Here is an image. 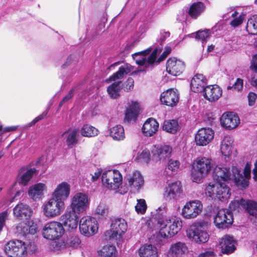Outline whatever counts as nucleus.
<instances>
[{
    "label": "nucleus",
    "mask_w": 257,
    "mask_h": 257,
    "mask_svg": "<svg viewBox=\"0 0 257 257\" xmlns=\"http://www.w3.org/2000/svg\"><path fill=\"white\" fill-rule=\"evenodd\" d=\"M207 80L202 74H197L191 81V88L194 92H203L207 86Z\"/></svg>",
    "instance_id": "nucleus-23"
},
{
    "label": "nucleus",
    "mask_w": 257,
    "mask_h": 257,
    "mask_svg": "<svg viewBox=\"0 0 257 257\" xmlns=\"http://www.w3.org/2000/svg\"><path fill=\"white\" fill-rule=\"evenodd\" d=\"M214 179L216 182H227L233 179L235 184L241 189L248 187L250 178V165L247 163L241 173V170L232 166L231 170L225 167L216 166L213 172Z\"/></svg>",
    "instance_id": "nucleus-1"
},
{
    "label": "nucleus",
    "mask_w": 257,
    "mask_h": 257,
    "mask_svg": "<svg viewBox=\"0 0 257 257\" xmlns=\"http://www.w3.org/2000/svg\"><path fill=\"white\" fill-rule=\"evenodd\" d=\"M45 185L43 183H37L29 188V195L33 199H40L43 195Z\"/></svg>",
    "instance_id": "nucleus-34"
},
{
    "label": "nucleus",
    "mask_w": 257,
    "mask_h": 257,
    "mask_svg": "<svg viewBox=\"0 0 257 257\" xmlns=\"http://www.w3.org/2000/svg\"><path fill=\"white\" fill-rule=\"evenodd\" d=\"M161 49H158V48L155 49L150 55L147 57L148 58V65H150L151 69H152L153 67V64L155 61L159 51H160Z\"/></svg>",
    "instance_id": "nucleus-54"
},
{
    "label": "nucleus",
    "mask_w": 257,
    "mask_h": 257,
    "mask_svg": "<svg viewBox=\"0 0 257 257\" xmlns=\"http://www.w3.org/2000/svg\"><path fill=\"white\" fill-rule=\"evenodd\" d=\"M216 255L213 250H209L200 254L199 257H215Z\"/></svg>",
    "instance_id": "nucleus-64"
},
{
    "label": "nucleus",
    "mask_w": 257,
    "mask_h": 257,
    "mask_svg": "<svg viewBox=\"0 0 257 257\" xmlns=\"http://www.w3.org/2000/svg\"><path fill=\"white\" fill-rule=\"evenodd\" d=\"M178 128V121L175 119L166 120L164 121L162 126L164 131L172 134L176 133Z\"/></svg>",
    "instance_id": "nucleus-40"
},
{
    "label": "nucleus",
    "mask_w": 257,
    "mask_h": 257,
    "mask_svg": "<svg viewBox=\"0 0 257 257\" xmlns=\"http://www.w3.org/2000/svg\"><path fill=\"white\" fill-rule=\"evenodd\" d=\"M181 192V183L176 182L169 184L166 187L164 196L166 200L174 199Z\"/></svg>",
    "instance_id": "nucleus-26"
},
{
    "label": "nucleus",
    "mask_w": 257,
    "mask_h": 257,
    "mask_svg": "<svg viewBox=\"0 0 257 257\" xmlns=\"http://www.w3.org/2000/svg\"><path fill=\"white\" fill-rule=\"evenodd\" d=\"M243 80L240 78H237L233 84V89L237 91L241 90L243 88Z\"/></svg>",
    "instance_id": "nucleus-59"
},
{
    "label": "nucleus",
    "mask_w": 257,
    "mask_h": 257,
    "mask_svg": "<svg viewBox=\"0 0 257 257\" xmlns=\"http://www.w3.org/2000/svg\"><path fill=\"white\" fill-rule=\"evenodd\" d=\"M231 195L229 187L225 183L216 182L215 197L220 201L228 199Z\"/></svg>",
    "instance_id": "nucleus-28"
},
{
    "label": "nucleus",
    "mask_w": 257,
    "mask_h": 257,
    "mask_svg": "<svg viewBox=\"0 0 257 257\" xmlns=\"http://www.w3.org/2000/svg\"><path fill=\"white\" fill-rule=\"evenodd\" d=\"M179 94L176 90L170 89L162 93L160 100L162 104L173 107L179 101Z\"/></svg>",
    "instance_id": "nucleus-19"
},
{
    "label": "nucleus",
    "mask_w": 257,
    "mask_h": 257,
    "mask_svg": "<svg viewBox=\"0 0 257 257\" xmlns=\"http://www.w3.org/2000/svg\"><path fill=\"white\" fill-rule=\"evenodd\" d=\"M210 31L209 30H205L204 31L199 30L196 33L195 38L200 40L203 45L205 44L207 40L210 38ZM204 47L203 45H202Z\"/></svg>",
    "instance_id": "nucleus-46"
},
{
    "label": "nucleus",
    "mask_w": 257,
    "mask_h": 257,
    "mask_svg": "<svg viewBox=\"0 0 257 257\" xmlns=\"http://www.w3.org/2000/svg\"><path fill=\"white\" fill-rule=\"evenodd\" d=\"M221 252L224 254H230L236 249V242L233 237L228 235L223 237L219 242Z\"/></svg>",
    "instance_id": "nucleus-22"
},
{
    "label": "nucleus",
    "mask_w": 257,
    "mask_h": 257,
    "mask_svg": "<svg viewBox=\"0 0 257 257\" xmlns=\"http://www.w3.org/2000/svg\"><path fill=\"white\" fill-rule=\"evenodd\" d=\"M75 91V88L71 89L68 94L66 95L62 100V101L60 102L59 106L61 107L65 103L67 102L68 101L70 100L74 95V92Z\"/></svg>",
    "instance_id": "nucleus-58"
},
{
    "label": "nucleus",
    "mask_w": 257,
    "mask_h": 257,
    "mask_svg": "<svg viewBox=\"0 0 257 257\" xmlns=\"http://www.w3.org/2000/svg\"><path fill=\"white\" fill-rule=\"evenodd\" d=\"M80 243L79 238L76 236H72L66 242V246L73 248L77 247Z\"/></svg>",
    "instance_id": "nucleus-52"
},
{
    "label": "nucleus",
    "mask_w": 257,
    "mask_h": 257,
    "mask_svg": "<svg viewBox=\"0 0 257 257\" xmlns=\"http://www.w3.org/2000/svg\"><path fill=\"white\" fill-rule=\"evenodd\" d=\"M152 49L150 48L145 51L136 53L132 55L133 59L136 63L139 66L142 67L138 69L137 71H134L132 74H137L138 73L146 72L151 70L150 65H148L147 55L150 53Z\"/></svg>",
    "instance_id": "nucleus-14"
},
{
    "label": "nucleus",
    "mask_w": 257,
    "mask_h": 257,
    "mask_svg": "<svg viewBox=\"0 0 257 257\" xmlns=\"http://www.w3.org/2000/svg\"><path fill=\"white\" fill-rule=\"evenodd\" d=\"M239 118L237 114L232 112L223 113L220 117L222 126L228 130L233 129L239 123Z\"/></svg>",
    "instance_id": "nucleus-18"
},
{
    "label": "nucleus",
    "mask_w": 257,
    "mask_h": 257,
    "mask_svg": "<svg viewBox=\"0 0 257 257\" xmlns=\"http://www.w3.org/2000/svg\"><path fill=\"white\" fill-rule=\"evenodd\" d=\"M132 70L131 66L127 64L124 65L119 67L118 70L107 79V81H116L121 79L123 76L130 72Z\"/></svg>",
    "instance_id": "nucleus-36"
},
{
    "label": "nucleus",
    "mask_w": 257,
    "mask_h": 257,
    "mask_svg": "<svg viewBox=\"0 0 257 257\" xmlns=\"http://www.w3.org/2000/svg\"><path fill=\"white\" fill-rule=\"evenodd\" d=\"M180 165V163L179 161L170 159L168 164V168L172 172H175L178 170Z\"/></svg>",
    "instance_id": "nucleus-55"
},
{
    "label": "nucleus",
    "mask_w": 257,
    "mask_h": 257,
    "mask_svg": "<svg viewBox=\"0 0 257 257\" xmlns=\"http://www.w3.org/2000/svg\"><path fill=\"white\" fill-rule=\"evenodd\" d=\"M37 173V170L34 168L30 169L27 170L21 176L18 180L19 184L24 186L28 184V182L31 179L32 176Z\"/></svg>",
    "instance_id": "nucleus-42"
},
{
    "label": "nucleus",
    "mask_w": 257,
    "mask_h": 257,
    "mask_svg": "<svg viewBox=\"0 0 257 257\" xmlns=\"http://www.w3.org/2000/svg\"><path fill=\"white\" fill-rule=\"evenodd\" d=\"M64 232V229L62 223L51 221L44 226L42 234L44 237L47 239L55 240L61 237Z\"/></svg>",
    "instance_id": "nucleus-7"
},
{
    "label": "nucleus",
    "mask_w": 257,
    "mask_h": 257,
    "mask_svg": "<svg viewBox=\"0 0 257 257\" xmlns=\"http://www.w3.org/2000/svg\"><path fill=\"white\" fill-rule=\"evenodd\" d=\"M205 6L201 2L194 3L190 6L188 13V15L193 19H196L205 10Z\"/></svg>",
    "instance_id": "nucleus-32"
},
{
    "label": "nucleus",
    "mask_w": 257,
    "mask_h": 257,
    "mask_svg": "<svg viewBox=\"0 0 257 257\" xmlns=\"http://www.w3.org/2000/svg\"><path fill=\"white\" fill-rule=\"evenodd\" d=\"M126 185L130 187L132 191H138L144 184V179L141 174L138 172H135L132 175L126 179Z\"/></svg>",
    "instance_id": "nucleus-21"
},
{
    "label": "nucleus",
    "mask_w": 257,
    "mask_h": 257,
    "mask_svg": "<svg viewBox=\"0 0 257 257\" xmlns=\"http://www.w3.org/2000/svg\"><path fill=\"white\" fill-rule=\"evenodd\" d=\"M79 215L68 208L66 212L61 216V220L65 227L75 229L77 226Z\"/></svg>",
    "instance_id": "nucleus-20"
},
{
    "label": "nucleus",
    "mask_w": 257,
    "mask_h": 257,
    "mask_svg": "<svg viewBox=\"0 0 257 257\" xmlns=\"http://www.w3.org/2000/svg\"><path fill=\"white\" fill-rule=\"evenodd\" d=\"M216 183H210L206 185L205 193L206 195L212 198L215 197Z\"/></svg>",
    "instance_id": "nucleus-50"
},
{
    "label": "nucleus",
    "mask_w": 257,
    "mask_h": 257,
    "mask_svg": "<svg viewBox=\"0 0 257 257\" xmlns=\"http://www.w3.org/2000/svg\"><path fill=\"white\" fill-rule=\"evenodd\" d=\"M243 17L240 16L239 17L235 18L230 23V25L233 27H236L240 25L242 23Z\"/></svg>",
    "instance_id": "nucleus-62"
},
{
    "label": "nucleus",
    "mask_w": 257,
    "mask_h": 257,
    "mask_svg": "<svg viewBox=\"0 0 257 257\" xmlns=\"http://www.w3.org/2000/svg\"><path fill=\"white\" fill-rule=\"evenodd\" d=\"M240 206H245V200L242 198L240 199H235L231 202L229 204V208L232 210L239 211Z\"/></svg>",
    "instance_id": "nucleus-51"
},
{
    "label": "nucleus",
    "mask_w": 257,
    "mask_h": 257,
    "mask_svg": "<svg viewBox=\"0 0 257 257\" xmlns=\"http://www.w3.org/2000/svg\"><path fill=\"white\" fill-rule=\"evenodd\" d=\"M243 207L249 213V215L256 214L257 202L252 200H245V206Z\"/></svg>",
    "instance_id": "nucleus-44"
},
{
    "label": "nucleus",
    "mask_w": 257,
    "mask_h": 257,
    "mask_svg": "<svg viewBox=\"0 0 257 257\" xmlns=\"http://www.w3.org/2000/svg\"><path fill=\"white\" fill-rule=\"evenodd\" d=\"M215 166L213 161L208 158H198L192 165L191 179L196 183H200Z\"/></svg>",
    "instance_id": "nucleus-3"
},
{
    "label": "nucleus",
    "mask_w": 257,
    "mask_h": 257,
    "mask_svg": "<svg viewBox=\"0 0 257 257\" xmlns=\"http://www.w3.org/2000/svg\"><path fill=\"white\" fill-rule=\"evenodd\" d=\"M257 95L253 92H249L248 94V104L250 106L252 105L256 99Z\"/></svg>",
    "instance_id": "nucleus-63"
},
{
    "label": "nucleus",
    "mask_w": 257,
    "mask_h": 257,
    "mask_svg": "<svg viewBox=\"0 0 257 257\" xmlns=\"http://www.w3.org/2000/svg\"><path fill=\"white\" fill-rule=\"evenodd\" d=\"M4 250L9 257H26L27 247L25 242L20 240H13L5 245Z\"/></svg>",
    "instance_id": "nucleus-6"
},
{
    "label": "nucleus",
    "mask_w": 257,
    "mask_h": 257,
    "mask_svg": "<svg viewBox=\"0 0 257 257\" xmlns=\"http://www.w3.org/2000/svg\"><path fill=\"white\" fill-rule=\"evenodd\" d=\"M127 223L121 218L113 219L110 226L109 238L111 239H119L127 229Z\"/></svg>",
    "instance_id": "nucleus-11"
},
{
    "label": "nucleus",
    "mask_w": 257,
    "mask_h": 257,
    "mask_svg": "<svg viewBox=\"0 0 257 257\" xmlns=\"http://www.w3.org/2000/svg\"><path fill=\"white\" fill-rule=\"evenodd\" d=\"M134 79L131 77H129L124 83L123 90L126 92L132 91L134 89Z\"/></svg>",
    "instance_id": "nucleus-57"
},
{
    "label": "nucleus",
    "mask_w": 257,
    "mask_h": 257,
    "mask_svg": "<svg viewBox=\"0 0 257 257\" xmlns=\"http://www.w3.org/2000/svg\"><path fill=\"white\" fill-rule=\"evenodd\" d=\"M250 69L257 73V54L253 55L252 57Z\"/></svg>",
    "instance_id": "nucleus-60"
},
{
    "label": "nucleus",
    "mask_w": 257,
    "mask_h": 257,
    "mask_svg": "<svg viewBox=\"0 0 257 257\" xmlns=\"http://www.w3.org/2000/svg\"><path fill=\"white\" fill-rule=\"evenodd\" d=\"M138 203L135 206L136 211L138 213L144 214L147 209V204L146 201L143 199H138Z\"/></svg>",
    "instance_id": "nucleus-49"
},
{
    "label": "nucleus",
    "mask_w": 257,
    "mask_h": 257,
    "mask_svg": "<svg viewBox=\"0 0 257 257\" xmlns=\"http://www.w3.org/2000/svg\"><path fill=\"white\" fill-rule=\"evenodd\" d=\"M150 154L149 151L144 150L139 154L136 158L138 162L148 164L150 160Z\"/></svg>",
    "instance_id": "nucleus-48"
},
{
    "label": "nucleus",
    "mask_w": 257,
    "mask_h": 257,
    "mask_svg": "<svg viewBox=\"0 0 257 257\" xmlns=\"http://www.w3.org/2000/svg\"><path fill=\"white\" fill-rule=\"evenodd\" d=\"M81 133L84 137H92L97 135L98 130L94 127L86 124L82 127Z\"/></svg>",
    "instance_id": "nucleus-43"
},
{
    "label": "nucleus",
    "mask_w": 257,
    "mask_h": 257,
    "mask_svg": "<svg viewBox=\"0 0 257 257\" xmlns=\"http://www.w3.org/2000/svg\"><path fill=\"white\" fill-rule=\"evenodd\" d=\"M172 148L169 145L155 146L152 150L153 158L156 161L164 162L172 154Z\"/></svg>",
    "instance_id": "nucleus-15"
},
{
    "label": "nucleus",
    "mask_w": 257,
    "mask_h": 257,
    "mask_svg": "<svg viewBox=\"0 0 257 257\" xmlns=\"http://www.w3.org/2000/svg\"><path fill=\"white\" fill-rule=\"evenodd\" d=\"M79 229L81 233L86 236L94 235L98 229L95 218L89 216L82 217L80 220Z\"/></svg>",
    "instance_id": "nucleus-9"
},
{
    "label": "nucleus",
    "mask_w": 257,
    "mask_h": 257,
    "mask_svg": "<svg viewBox=\"0 0 257 257\" xmlns=\"http://www.w3.org/2000/svg\"><path fill=\"white\" fill-rule=\"evenodd\" d=\"M109 135L115 141H121L125 138L124 128L121 125H116L109 129Z\"/></svg>",
    "instance_id": "nucleus-37"
},
{
    "label": "nucleus",
    "mask_w": 257,
    "mask_h": 257,
    "mask_svg": "<svg viewBox=\"0 0 257 257\" xmlns=\"http://www.w3.org/2000/svg\"><path fill=\"white\" fill-rule=\"evenodd\" d=\"M187 250L185 243L178 242L171 245L169 252L173 256L178 257L184 254Z\"/></svg>",
    "instance_id": "nucleus-39"
},
{
    "label": "nucleus",
    "mask_w": 257,
    "mask_h": 257,
    "mask_svg": "<svg viewBox=\"0 0 257 257\" xmlns=\"http://www.w3.org/2000/svg\"><path fill=\"white\" fill-rule=\"evenodd\" d=\"M214 222L218 228H227L233 222L232 212L226 209H220L214 217Z\"/></svg>",
    "instance_id": "nucleus-12"
},
{
    "label": "nucleus",
    "mask_w": 257,
    "mask_h": 257,
    "mask_svg": "<svg viewBox=\"0 0 257 257\" xmlns=\"http://www.w3.org/2000/svg\"><path fill=\"white\" fill-rule=\"evenodd\" d=\"M42 211L45 216L53 218L59 216L65 208L64 201L53 198L45 201L42 207Z\"/></svg>",
    "instance_id": "nucleus-4"
},
{
    "label": "nucleus",
    "mask_w": 257,
    "mask_h": 257,
    "mask_svg": "<svg viewBox=\"0 0 257 257\" xmlns=\"http://www.w3.org/2000/svg\"><path fill=\"white\" fill-rule=\"evenodd\" d=\"M161 214L158 212L156 217L158 218V223L160 224V234L164 238L171 237L176 234L181 229L182 221L176 218H172L169 219H164L166 214V208L165 206L160 207L158 208Z\"/></svg>",
    "instance_id": "nucleus-2"
},
{
    "label": "nucleus",
    "mask_w": 257,
    "mask_h": 257,
    "mask_svg": "<svg viewBox=\"0 0 257 257\" xmlns=\"http://www.w3.org/2000/svg\"><path fill=\"white\" fill-rule=\"evenodd\" d=\"M141 257H158L157 248L152 244L142 246L139 249Z\"/></svg>",
    "instance_id": "nucleus-31"
},
{
    "label": "nucleus",
    "mask_w": 257,
    "mask_h": 257,
    "mask_svg": "<svg viewBox=\"0 0 257 257\" xmlns=\"http://www.w3.org/2000/svg\"><path fill=\"white\" fill-rule=\"evenodd\" d=\"M170 35L169 31H165L161 30L160 32V35L157 38V42L159 43L160 45H162L166 39L168 38Z\"/></svg>",
    "instance_id": "nucleus-56"
},
{
    "label": "nucleus",
    "mask_w": 257,
    "mask_h": 257,
    "mask_svg": "<svg viewBox=\"0 0 257 257\" xmlns=\"http://www.w3.org/2000/svg\"><path fill=\"white\" fill-rule=\"evenodd\" d=\"M108 208L104 204H100L95 210L96 214L100 215L102 217H105L108 213Z\"/></svg>",
    "instance_id": "nucleus-53"
},
{
    "label": "nucleus",
    "mask_w": 257,
    "mask_h": 257,
    "mask_svg": "<svg viewBox=\"0 0 257 257\" xmlns=\"http://www.w3.org/2000/svg\"><path fill=\"white\" fill-rule=\"evenodd\" d=\"M70 192V185L65 182L59 184L52 193V197L64 202L69 196Z\"/></svg>",
    "instance_id": "nucleus-24"
},
{
    "label": "nucleus",
    "mask_w": 257,
    "mask_h": 257,
    "mask_svg": "<svg viewBox=\"0 0 257 257\" xmlns=\"http://www.w3.org/2000/svg\"><path fill=\"white\" fill-rule=\"evenodd\" d=\"M121 83L120 81H115L107 87V91L111 98L115 99L119 96L121 89Z\"/></svg>",
    "instance_id": "nucleus-41"
},
{
    "label": "nucleus",
    "mask_w": 257,
    "mask_h": 257,
    "mask_svg": "<svg viewBox=\"0 0 257 257\" xmlns=\"http://www.w3.org/2000/svg\"><path fill=\"white\" fill-rule=\"evenodd\" d=\"M101 180L105 187L111 190H116L122 183V177L118 171L110 170L102 173Z\"/></svg>",
    "instance_id": "nucleus-5"
},
{
    "label": "nucleus",
    "mask_w": 257,
    "mask_h": 257,
    "mask_svg": "<svg viewBox=\"0 0 257 257\" xmlns=\"http://www.w3.org/2000/svg\"><path fill=\"white\" fill-rule=\"evenodd\" d=\"M187 236L190 240L197 243H205L209 238L206 231L199 224L191 225L187 230Z\"/></svg>",
    "instance_id": "nucleus-8"
},
{
    "label": "nucleus",
    "mask_w": 257,
    "mask_h": 257,
    "mask_svg": "<svg viewBox=\"0 0 257 257\" xmlns=\"http://www.w3.org/2000/svg\"><path fill=\"white\" fill-rule=\"evenodd\" d=\"M88 205L87 196L81 193H76L71 199L70 209L80 215L84 212Z\"/></svg>",
    "instance_id": "nucleus-10"
},
{
    "label": "nucleus",
    "mask_w": 257,
    "mask_h": 257,
    "mask_svg": "<svg viewBox=\"0 0 257 257\" xmlns=\"http://www.w3.org/2000/svg\"><path fill=\"white\" fill-rule=\"evenodd\" d=\"M97 253L102 257H116L117 251L115 246L107 244L98 250Z\"/></svg>",
    "instance_id": "nucleus-35"
},
{
    "label": "nucleus",
    "mask_w": 257,
    "mask_h": 257,
    "mask_svg": "<svg viewBox=\"0 0 257 257\" xmlns=\"http://www.w3.org/2000/svg\"><path fill=\"white\" fill-rule=\"evenodd\" d=\"M185 69V64L182 61L176 57L169 58L166 63L167 72L173 76L181 74Z\"/></svg>",
    "instance_id": "nucleus-16"
},
{
    "label": "nucleus",
    "mask_w": 257,
    "mask_h": 257,
    "mask_svg": "<svg viewBox=\"0 0 257 257\" xmlns=\"http://www.w3.org/2000/svg\"><path fill=\"white\" fill-rule=\"evenodd\" d=\"M21 228V233L23 235H26L27 234H34L37 232V227L36 225H30L29 224H25L23 225H21L18 228Z\"/></svg>",
    "instance_id": "nucleus-45"
},
{
    "label": "nucleus",
    "mask_w": 257,
    "mask_h": 257,
    "mask_svg": "<svg viewBox=\"0 0 257 257\" xmlns=\"http://www.w3.org/2000/svg\"><path fill=\"white\" fill-rule=\"evenodd\" d=\"M202 208V204L200 201H190L183 208L182 215L186 219L194 218L201 212Z\"/></svg>",
    "instance_id": "nucleus-13"
},
{
    "label": "nucleus",
    "mask_w": 257,
    "mask_h": 257,
    "mask_svg": "<svg viewBox=\"0 0 257 257\" xmlns=\"http://www.w3.org/2000/svg\"><path fill=\"white\" fill-rule=\"evenodd\" d=\"M221 95L222 90L217 85H209L206 86L203 92L204 97L209 101L218 100Z\"/></svg>",
    "instance_id": "nucleus-25"
},
{
    "label": "nucleus",
    "mask_w": 257,
    "mask_h": 257,
    "mask_svg": "<svg viewBox=\"0 0 257 257\" xmlns=\"http://www.w3.org/2000/svg\"><path fill=\"white\" fill-rule=\"evenodd\" d=\"M9 213L7 210L0 213V224L5 226L6 221L8 219Z\"/></svg>",
    "instance_id": "nucleus-61"
},
{
    "label": "nucleus",
    "mask_w": 257,
    "mask_h": 257,
    "mask_svg": "<svg viewBox=\"0 0 257 257\" xmlns=\"http://www.w3.org/2000/svg\"><path fill=\"white\" fill-rule=\"evenodd\" d=\"M13 213L14 216L19 219H27L31 215L32 210L29 205L21 203L14 208Z\"/></svg>",
    "instance_id": "nucleus-27"
},
{
    "label": "nucleus",
    "mask_w": 257,
    "mask_h": 257,
    "mask_svg": "<svg viewBox=\"0 0 257 257\" xmlns=\"http://www.w3.org/2000/svg\"><path fill=\"white\" fill-rule=\"evenodd\" d=\"M78 133L77 130L74 129L69 130L64 133L66 138V142L69 147L71 148L77 143Z\"/></svg>",
    "instance_id": "nucleus-38"
},
{
    "label": "nucleus",
    "mask_w": 257,
    "mask_h": 257,
    "mask_svg": "<svg viewBox=\"0 0 257 257\" xmlns=\"http://www.w3.org/2000/svg\"><path fill=\"white\" fill-rule=\"evenodd\" d=\"M159 128V123L153 118H148L144 123L143 127V133L146 136L151 137L155 134Z\"/></svg>",
    "instance_id": "nucleus-29"
},
{
    "label": "nucleus",
    "mask_w": 257,
    "mask_h": 257,
    "mask_svg": "<svg viewBox=\"0 0 257 257\" xmlns=\"http://www.w3.org/2000/svg\"><path fill=\"white\" fill-rule=\"evenodd\" d=\"M246 30L250 35H257V25L255 24L252 17H250L247 22Z\"/></svg>",
    "instance_id": "nucleus-47"
},
{
    "label": "nucleus",
    "mask_w": 257,
    "mask_h": 257,
    "mask_svg": "<svg viewBox=\"0 0 257 257\" xmlns=\"http://www.w3.org/2000/svg\"><path fill=\"white\" fill-rule=\"evenodd\" d=\"M233 140L230 136H225L221 142L220 150L221 152L225 156H229L232 152V145Z\"/></svg>",
    "instance_id": "nucleus-33"
},
{
    "label": "nucleus",
    "mask_w": 257,
    "mask_h": 257,
    "mask_svg": "<svg viewBox=\"0 0 257 257\" xmlns=\"http://www.w3.org/2000/svg\"><path fill=\"white\" fill-rule=\"evenodd\" d=\"M139 104L136 102H133L126 109L125 119L128 121H135L139 114Z\"/></svg>",
    "instance_id": "nucleus-30"
},
{
    "label": "nucleus",
    "mask_w": 257,
    "mask_h": 257,
    "mask_svg": "<svg viewBox=\"0 0 257 257\" xmlns=\"http://www.w3.org/2000/svg\"><path fill=\"white\" fill-rule=\"evenodd\" d=\"M214 132L210 128H201L196 133L195 142L198 146H206L213 139Z\"/></svg>",
    "instance_id": "nucleus-17"
}]
</instances>
